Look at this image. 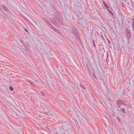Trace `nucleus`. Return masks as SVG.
<instances>
[{
    "label": "nucleus",
    "instance_id": "obj_19",
    "mask_svg": "<svg viewBox=\"0 0 134 134\" xmlns=\"http://www.w3.org/2000/svg\"><path fill=\"white\" fill-rule=\"evenodd\" d=\"M108 42L109 43V44H110V42L109 40H108Z\"/></svg>",
    "mask_w": 134,
    "mask_h": 134
},
{
    "label": "nucleus",
    "instance_id": "obj_4",
    "mask_svg": "<svg viewBox=\"0 0 134 134\" xmlns=\"http://www.w3.org/2000/svg\"><path fill=\"white\" fill-rule=\"evenodd\" d=\"M1 8H2L3 10L5 11L8 10L7 8L4 5H0V9H1Z\"/></svg>",
    "mask_w": 134,
    "mask_h": 134
},
{
    "label": "nucleus",
    "instance_id": "obj_13",
    "mask_svg": "<svg viewBox=\"0 0 134 134\" xmlns=\"http://www.w3.org/2000/svg\"><path fill=\"white\" fill-rule=\"evenodd\" d=\"M41 94L43 96H45V94L43 92H41Z\"/></svg>",
    "mask_w": 134,
    "mask_h": 134
},
{
    "label": "nucleus",
    "instance_id": "obj_6",
    "mask_svg": "<svg viewBox=\"0 0 134 134\" xmlns=\"http://www.w3.org/2000/svg\"><path fill=\"white\" fill-rule=\"evenodd\" d=\"M50 25H51L52 29L53 30H54L56 32L58 33H59V32L58 30L55 29L53 26L51 25V24H50Z\"/></svg>",
    "mask_w": 134,
    "mask_h": 134
},
{
    "label": "nucleus",
    "instance_id": "obj_23",
    "mask_svg": "<svg viewBox=\"0 0 134 134\" xmlns=\"http://www.w3.org/2000/svg\"><path fill=\"white\" fill-rule=\"evenodd\" d=\"M94 77L96 78V76H95V75L94 74Z\"/></svg>",
    "mask_w": 134,
    "mask_h": 134
},
{
    "label": "nucleus",
    "instance_id": "obj_16",
    "mask_svg": "<svg viewBox=\"0 0 134 134\" xmlns=\"http://www.w3.org/2000/svg\"><path fill=\"white\" fill-rule=\"evenodd\" d=\"M63 134H69V132H66L63 133Z\"/></svg>",
    "mask_w": 134,
    "mask_h": 134
},
{
    "label": "nucleus",
    "instance_id": "obj_8",
    "mask_svg": "<svg viewBox=\"0 0 134 134\" xmlns=\"http://www.w3.org/2000/svg\"><path fill=\"white\" fill-rule=\"evenodd\" d=\"M108 11L112 15H113L114 14L113 12L109 9H107Z\"/></svg>",
    "mask_w": 134,
    "mask_h": 134
},
{
    "label": "nucleus",
    "instance_id": "obj_15",
    "mask_svg": "<svg viewBox=\"0 0 134 134\" xmlns=\"http://www.w3.org/2000/svg\"><path fill=\"white\" fill-rule=\"evenodd\" d=\"M109 57V55L108 54V52H107V59H106V60L107 61V59L108 58V57Z\"/></svg>",
    "mask_w": 134,
    "mask_h": 134
},
{
    "label": "nucleus",
    "instance_id": "obj_18",
    "mask_svg": "<svg viewBox=\"0 0 134 134\" xmlns=\"http://www.w3.org/2000/svg\"><path fill=\"white\" fill-rule=\"evenodd\" d=\"M0 9L1 10V12H2V13H3L4 14H5V13H4V12H3V11H2V10L1 9Z\"/></svg>",
    "mask_w": 134,
    "mask_h": 134
},
{
    "label": "nucleus",
    "instance_id": "obj_17",
    "mask_svg": "<svg viewBox=\"0 0 134 134\" xmlns=\"http://www.w3.org/2000/svg\"><path fill=\"white\" fill-rule=\"evenodd\" d=\"M132 27H133V31L134 30V25L132 24Z\"/></svg>",
    "mask_w": 134,
    "mask_h": 134
},
{
    "label": "nucleus",
    "instance_id": "obj_22",
    "mask_svg": "<svg viewBox=\"0 0 134 134\" xmlns=\"http://www.w3.org/2000/svg\"><path fill=\"white\" fill-rule=\"evenodd\" d=\"M133 24H134V20H133Z\"/></svg>",
    "mask_w": 134,
    "mask_h": 134
},
{
    "label": "nucleus",
    "instance_id": "obj_9",
    "mask_svg": "<svg viewBox=\"0 0 134 134\" xmlns=\"http://www.w3.org/2000/svg\"><path fill=\"white\" fill-rule=\"evenodd\" d=\"M103 4H104V6L107 8H109V6L108 5H107L106 3H105V2H103Z\"/></svg>",
    "mask_w": 134,
    "mask_h": 134
},
{
    "label": "nucleus",
    "instance_id": "obj_7",
    "mask_svg": "<svg viewBox=\"0 0 134 134\" xmlns=\"http://www.w3.org/2000/svg\"><path fill=\"white\" fill-rule=\"evenodd\" d=\"M26 81L29 83L30 84L32 85L33 86L34 85V83H33V82L31 81L27 80H26Z\"/></svg>",
    "mask_w": 134,
    "mask_h": 134
},
{
    "label": "nucleus",
    "instance_id": "obj_1",
    "mask_svg": "<svg viewBox=\"0 0 134 134\" xmlns=\"http://www.w3.org/2000/svg\"><path fill=\"white\" fill-rule=\"evenodd\" d=\"M71 32L73 35L75 37L78 38V31L76 28L75 27H73L72 28Z\"/></svg>",
    "mask_w": 134,
    "mask_h": 134
},
{
    "label": "nucleus",
    "instance_id": "obj_20",
    "mask_svg": "<svg viewBox=\"0 0 134 134\" xmlns=\"http://www.w3.org/2000/svg\"><path fill=\"white\" fill-rule=\"evenodd\" d=\"M56 16H57V15H55V17L56 18V19L57 20V19H58V18H57V17H56Z\"/></svg>",
    "mask_w": 134,
    "mask_h": 134
},
{
    "label": "nucleus",
    "instance_id": "obj_3",
    "mask_svg": "<svg viewBox=\"0 0 134 134\" xmlns=\"http://www.w3.org/2000/svg\"><path fill=\"white\" fill-rule=\"evenodd\" d=\"M127 33V36L128 38H130L131 37V32L130 31L128 28L126 29Z\"/></svg>",
    "mask_w": 134,
    "mask_h": 134
},
{
    "label": "nucleus",
    "instance_id": "obj_14",
    "mask_svg": "<svg viewBox=\"0 0 134 134\" xmlns=\"http://www.w3.org/2000/svg\"><path fill=\"white\" fill-rule=\"evenodd\" d=\"M93 45H94V47H95L96 46V45L95 44V42L94 40H93Z\"/></svg>",
    "mask_w": 134,
    "mask_h": 134
},
{
    "label": "nucleus",
    "instance_id": "obj_12",
    "mask_svg": "<svg viewBox=\"0 0 134 134\" xmlns=\"http://www.w3.org/2000/svg\"><path fill=\"white\" fill-rule=\"evenodd\" d=\"M9 88L10 90L11 91H13L14 90L13 87L12 86H10Z\"/></svg>",
    "mask_w": 134,
    "mask_h": 134
},
{
    "label": "nucleus",
    "instance_id": "obj_21",
    "mask_svg": "<svg viewBox=\"0 0 134 134\" xmlns=\"http://www.w3.org/2000/svg\"><path fill=\"white\" fill-rule=\"evenodd\" d=\"M25 30L27 31V32L28 31V30H27V29H25Z\"/></svg>",
    "mask_w": 134,
    "mask_h": 134
},
{
    "label": "nucleus",
    "instance_id": "obj_10",
    "mask_svg": "<svg viewBox=\"0 0 134 134\" xmlns=\"http://www.w3.org/2000/svg\"><path fill=\"white\" fill-rule=\"evenodd\" d=\"M116 119L118 120V121L119 122H121V120L120 119V118H119L118 116H117L116 117Z\"/></svg>",
    "mask_w": 134,
    "mask_h": 134
},
{
    "label": "nucleus",
    "instance_id": "obj_11",
    "mask_svg": "<svg viewBox=\"0 0 134 134\" xmlns=\"http://www.w3.org/2000/svg\"><path fill=\"white\" fill-rule=\"evenodd\" d=\"M80 86L82 88V89H85V87L82 84H80Z\"/></svg>",
    "mask_w": 134,
    "mask_h": 134
},
{
    "label": "nucleus",
    "instance_id": "obj_2",
    "mask_svg": "<svg viewBox=\"0 0 134 134\" xmlns=\"http://www.w3.org/2000/svg\"><path fill=\"white\" fill-rule=\"evenodd\" d=\"M117 105L118 106V107L119 108H121V106H122L123 105H125L126 106V104L123 101L118 100V101Z\"/></svg>",
    "mask_w": 134,
    "mask_h": 134
},
{
    "label": "nucleus",
    "instance_id": "obj_5",
    "mask_svg": "<svg viewBox=\"0 0 134 134\" xmlns=\"http://www.w3.org/2000/svg\"><path fill=\"white\" fill-rule=\"evenodd\" d=\"M125 107L126 106H125V107H121V108H120V111H121L123 112L125 114L126 113V111L125 109Z\"/></svg>",
    "mask_w": 134,
    "mask_h": 134
}]
</instances>
